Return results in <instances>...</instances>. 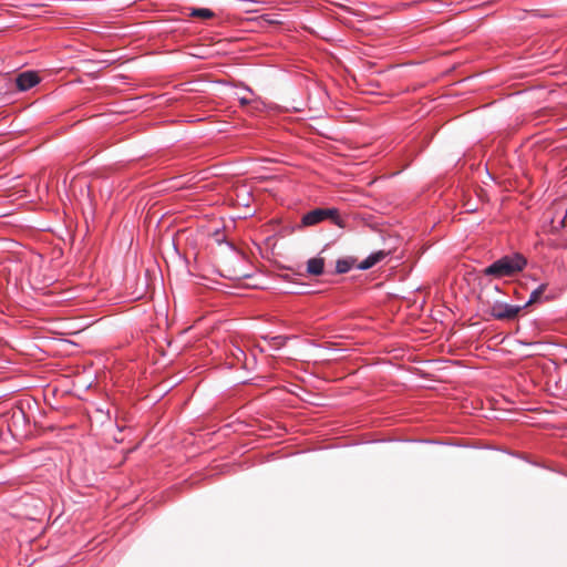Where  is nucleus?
Listing matches in <instances>:
<instances>
[{"mask_svg": "<svg viewBox=\"0 0 567 567\" xmlns=\"http://www.w3.org/2000/svg\"><path fill=\"white\" fill-rule=\"evenodd\" d=\"M526 264L527 260L520 254L504 256L486 267L483 274L493 278L512 277L520 272Z\"/></svg>", "mask_w": 567, "mask_h": 567, "instance_id": "obj_1", "label": "nucleus"}, {"mask_svg": "<svg viewBox=\"0 0 567 567\" xmlns=\"http://www.w3.org/2000/svg\"><path fill=\"white\" fill-rule=\"evenodd\" d=\"M324 219H331V221L340 228L346 227V220L340 217L337 208H316L310 210L302 216L301 223L303 226H313Z\"/></svg>", "mask_w": 567, "mask_h": 567, "instance_id": "obj_2", "label": "nucleus"}, {"mask_svg": "<svg viewBox=\"0 0 567 567\" xmlns=\"http://www.w3.org/2000/svg\"><path fill=\"white\" fill-rule=\"evenodd\" d=\"M523 309V306L495 302L494 305L491 306L489 313L496 320L512 321L519 316Z\"/></svg>", "mask_w": 567, "mask_h": 567, "instance_id": "obj_3", "label": "nucleus"}, {"mask_svg": "<svg viewBox=\"0 0 567 567\" xmlns=\"http://www.w3.org/2000/svg\"><path fill=\"white\" fill-rule=\"evenodd\" d=\"M40 78L35 72L27 71L16 78V84L19 91H27L38 84Z\"/></svg>", "mask_w": 567, "mask_h": 567, "instance_id": "obj_4", "label": "nucleus"}, {"mask_svg": "<svg viewBox=\"0 0 567 567\" xmlns=\"http://www.w3.org/2000/svg\"><path fill=\"white\" fill-rule=\"evenodd\" d=\"M324 259L321 257L311 258L307 262V272L311 276H320L323 272Z\"/></svg>", "mask_w": 567, "mask_h": 567, "instance_id": "obj_5", "label": "nucleus"}, {"mask_svg": "<svg viewBox=\"0 0 567 567\" xmlns=\"http://www.w3.org/2000/svg\"><path fill=\"white\" fill-rule=\"evenodd\" d=\"M385 256H386V252H384L382 250L377 251V252L370 255L367 259H364L360 264L359 268L363 269V270L369 269V268L373 267L375 264L380 262Z\"/></svg>", "mask_w": 567, "mask_h": 567, "instance_id": "obj_6", "label": "nucleus"}, {"mask_svg": "<svg viewBox=\"0 0 567 567\" xmlns=\"http://www.w3.org/2000/svg\"><path fill=\"white\" fill-rule=\"evenodd\" d=\"M547 288V285L543 284L540 285L538 288H536L532 293H530V297H529V300L526 302V305H524L523 307L526 308L535 302H538L540 297L543 296V293L545 292Z\"/></svg>", "mask_w": 567, "mask_h": 567, "instance_id": "obj_7", "label": "nucleus"}, {"mask_svg": "<svg viewBox=\"0 0 567 567\" xmlns=\"http://www.w3.org/2000/svg\"><path fill=\"white\" fill-rule=\"evenodd\" d=\"M190 17L200 18V19H210L215 17V13L206 8H195L192 9Z\"/></svg>", "mask_w": 567, "mask_h": 567, "instance_id": "obj_8", "label": "nucleus"}, {"mask_svg": "<svg viewBox=\"0 0 567 567\" xmlns=\"http://www.w3.org/2000/svg\"><path fill=\"white\" fill-rule=\"evenodd\" d=\"M353 261L350 259H339L336 264L337 274H346L352 268Z\"/></svg>", "mask_w": 567, "mask_h": 567, "instance_id": "obj_9", "label": "nucleus"}, {"mask_svg": "<svg viewBox=\"0 0 567 567\" xmlns=\"http://www.w3.org/2000/svg\"><path fill=\"white\" fill-rule=\"evenodd\" d=\"M261 19L269 24H279L281 23L279 13H265L261 16Z\"/></svg>", "mask_w": 567, "mask_h": 567, "instance_id": "obj_10", "label": "nucleus"}, {"mask_svg": "<svg viewBox=\"0 0 567 567\" xmlns=\"http://www.w3.org/2000/svg\"><path fill=\"white\" fill-rule=\"evenodd\" d=\"M239 353L244 354L243 350L238 349V352H236V359H239Z\"/></svg>", "mask_w": 567, "mask_h": 567, "instance_id": "obj_11", "label": "nucleus"}, {"mask_svg": "<svg viewBox=\"0 0 567 567\" xmlns=\"http://www.w3.org/2000/svg\"><path fill=\"white\" fill-rule=\"evenodd\" d=\"M239 353L244 354L243 350L238 349V352H236V359H239Z\"/></svg>", "mask_w": 567, "mask_h": 567, "instance_id": "obj_12", "label": "nucleus"}, {"mask_svg": "<svg viewBox=\"0 0 567 567\" xmlns=\"http://www.w3.org/2000/svg\"><path fill=\"white\" fill-rule=\"evenodd\" d=\"M239 353L244 354L243 350L238 349V352H236V359H239Z\"/></svg>", "mask_w": 567, "mask_h": 567, "instance_id": "obj_13", "label": "nucleus"}]
</instances>
